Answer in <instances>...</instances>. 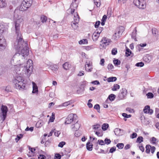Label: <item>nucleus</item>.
I'll return each mask as SVG.
<instances>
[{
	"label": "nucleus",
	"instance_id": "obj_1",
	"mask_svg": "<svg viewBox=\"0 0 159 159\" xmlns=\"http://www.w3.org/2000/svg\"><path fill=\"white\" fill-rule=\"evenodd\" d=\"M22 19L20 18L18 19L15 22V25L16 33L17 35V39L16 42L14 43L15 48L18 50V52L13 56L12 58V56H9L7 58L8 60H10L11 59L13 60L14 58L16 59L17 61H20L19 62L20 65L23 64V61H25V57L29 54V50L27 44L25 42L22 38V36L20 32V23L22 21Z\"/></svg>",
	"mask_w": 159,
	"mask_h": 159
},
{
	"label": "nucleus",
	"instance_id": "obj_2",
	"mask_svg": "<svg viewBox=\"0 0 159 159\" xmlns=\"http://www.w3.org/2000/svg\"><path fill=\"white\" fill-rule=\"evenodd\" d=\"M33 0H24L22 2L19 10H15L14 11V17L16 18L18 16V19H16V21L18 19L20 18L19 17V16L16 14L19 12L20 11H23L27 10V9L30 7L32 4ZM21 19H22L21 18Z\"/></svg>",
	"mask_w": 159,
	"mask_h": 159
},
{
	"label": "nucleus",
	"instance_id": "obj_3",
	"mask_svg": "<svg viewBox=\"0 0 159 159\" xmlns=\"http://www.w3.org/2000/svg\"><path fill=\"white\" fill-rule=\"evenodd\" d=\"M17 79L14 81L15 83L14 87L17 89L20 90L25 89V84L23 82L24 80L21 77H18Z\"/></svg>",
	"mask_w": 159,
	"mask_h": 159
},
{
	"label": "nucleus",
	"instance_id": "obj_4",
	"mask_svg": "<svg viewBox=\"0 0 159 159\" xmlns=\"http://www.w3.org/2000/svg\"><path fill=\"white\" fill-rule=\"evenodd\" d=\"M33 63L32 61L29 59L27 61L26 66H24L25 70L26 71L27 74H30L32 72Z\"/></svg>",
	"mask_w": 159,
	"mask_h": 159
},
{
	"label": "nucleus",
	"instance_id": "obj_5",
	"mask_svg": "<svg viewBox=\"0 0 159 159\" xmlns=\"http://www.w3.org/2000/svg\"><path fill=\"white\" fill-rule=\"evenodd\" d=\"M80 20V17L78 14L76 12L74 14V21L71 22V25L74 29H76L78 27V24Z\"/></svg>",
	"mask_w": 159,
	"mask_h": 159
},
{
	"label": "nucleus",
	"instance_id": "obj_6",
	"mask_svg": "<svg viewBox=\"0 0 159 159\" xmlns=\"http://www.w3.org/2000/svg\"><path fill=\"white\" fill-rule=\"evenodd\" d=\"M77 116L75 114H70L66 119L65 124H70L73 121L75 122L76 121V118Z\"/></svg>",
	"mask_w": 159,
	"mask_h": 159
},
{
	"label": "nucleus",
	"instance_id": "obj_7",
	"mask_svg": "<svg viewBox=\"0 0 159 159\" xmlns=\"http://www.w3.org/2000/svg\"><path fill=\"white\" fill-rule=\"evenodd\" d=\"M111 42V40L110 39L106 37H103L101 41V44H100V45L103 48H105L107 46L109 45Z\"/></svg>",
	"mask_w": 159,
	"mask_h": 159
},
{
	"label": "nucleus",
	"instance_id": "obj_8",
	"mask_svg": "<svg viewBox=\"0 0 159 159\" xmlns=\"http://www.w3.org/2000/svg\"><path fill=\"white\" fill-rule=\"evenodd\" d=\"M77 0H75L73 1L71 4L70 8L68 9L69 10L70 9H71V14H72L74 12L75 9H76L78 6V4L76 2Z\"/></svg>",
	"mask_w": 159,
	"mask_h": 159
},
{
	"label": "nucleus",
	"instance_id": "obj_9",
	"mask_svg": "<svg viewBox=\"0 0 159 159\" xmlns=\"http://www.w3.org/2000/svg\"><path fill=\"white\" fill-rule=\"evenodd\" d=\"M127 91L125 88H122L120 90L118 97L120 99H123L127 94Z\"/></svg>",
	"mask_w": 159,
	"mask_h": 159
},
{
	"label": "nucleus",
	"instance_id": "obj_10",
	"mask_svg": "<svg viewBox=\"0 0 159 159\" xmlns=\"http://www.w3.org/2000/svg\"><path fill=\"white\" fill-rule=\"evenodd\" d=\"M1 111L2 112L0 113V117L2 121H4L7 116L8 110H1Z\"/></svg>",
	"mask_w": 159,
	"mask_h": 159
},
{
	"label": "nucleus",
	"instance_id": "obj_11",
	"mask_svg": "<svg viewBox=\"0 0 159 159\" xmlns=\"http://www.w3.org/2000/svg\"><path fill=\"white\" fill-rule=\"evenodd\" d=\"M115 134L117 136H121L124 134L123 130L120 129L116 128L114 130Z\"/></svg>",
	"mask_w": 159,
	"mask_h": 159
},
{
	"label": "nucleus",
	"instance_id": "obj_12",
	"mask_svg": "<svg viewBox=\"0 0 159 159\" xmlns=\"http://www.w3.org/2000/svg\"><path fill=\"white\" fill-rule=\"evenodd\" d=\"M140 3L139 4V6L138 7L142 9L145 8L146 6V1L144 0H140Z\"/></svg>",
	"mask_w": 159,
	"mask_h": 159
},
{
	"label": "nucleus",
	"instance_id": "obj_13",
	"mask_svg": "<svg viewBox=\"0 0 159 159\" xmlns=\"http://www.w3.org/2000/svg\"><path fill=\"white\" fill-rule=\"evenodd\" d=\"M78 121H76L74 125H73L71 126V128L74 131H77L80 127V124L78 123Z\"/></svg>",
	"mask_w": 159,
	"mask_h": 159
},
{
	"label": "nucleus",
	"instance_id": "obj_14",
	"mask_svg": "<svg viewBox=\"0 0 159 159\" xmlns=\"http://www.w3.org/2000/svg\"><path fill=\"white\" fill-rule=\"evenodd\" d=\"M33 93H37L38 92V87L35 83L33 82Z\"/></svg>",
	"mask_w": 159,
	"mask_h": 159
},
{
	"label": "nucleus",
	"instance_id": "obj_15",
	"mask_svg": "<svg viewBox=\"0 0 159 159\" xmlns=\"http://www.w3.org/2000/svg\"><path fill=\"white\" fill-rule=\"evenodd\" d=\"M99 36V34L96 31L94 32L93 34L92 39L93 41H96L98 40Z\"/></svg>",
	"mask_w": 159,
	"mask_h": 159
},
{
	"label": "nucleus",
	"instance_id": "obj_16",
	"mask_svg": "<svg viewBox=\"0 0 159 159\" xmlns=\"http://www.w3.org/2000/svg\"><path fill=\"white\" fill-rule=\"evenodd\" d=\"M125 30V28L123 26H120L119 27V30L117 32H115V34H119L122 35L123 32H124Z\"/></svg>",
	"mask_w": 159,
	"mask_h": 159
},
{
	"label": "nucleus",
	"instance_id": "obj_17",
	"mask_svg": "<svg viewBox=\"0 0 159 159\" xmlns=\"http://www.w3.org/2000/svg\"><path fill=\"white\" fill-rule=\"evenodd\" d=\"M7 29L5 25L0 24V35L6 30Z\"/></svg>",
	"mask_w": 159,
	"mask_h": 159
},
{
	"label": "nucleus",
	"instance_id": "obj_18",
	"mask_svg": "<svg viewBox=\"0 0 159 159\" xmlns=\"http://www.w3.org/2000/svg\"><path fill=\"white\" fill-rule=\"evenodd\" d=\"M86 64L85 65V70L88 72H91L92 71L93 68L90 67V64H88L87 62H86Z\"/></svg>",
	"mask_w": 159,
	"mask_h": 159
},
{
	"label": "nucleus",
	"instance_id": "obj_19",
	"mask_svg": "<svg viewBox=\"0 0 159 159\" xmlns=\"http://www.w3.org/2000/svg\"><path fill=\"white\" fill-rule=\"evenodd\" d=\"M74 101L73 100H70L67 102H66L63 103L62 105H59V107L60 106H64V107H66L70 105L72 103L74 102Z\"/></svg>",
	"mask_w": 159,
	"mask_h": 159
},
{
	"label": "nucleus",
	"instance_id": "obj_20",
	"mask_svg": "<svg viewBox=\"0 0 159 159\" xmlns=\"http://www.w3.org/2000/svg\"><path fill=\"white\" fill-rule=\"evenodd\" d=\"M93 145L91 144L90 142H88L86 143V148L87 150L89 151H91L93 150Z\"/></svg>",
	"mask_w": 159,
	"mask_h": 159
},
{
	"label": "nucleus",
	"instance_id": "obj_21",
	"mask_svg": "<svg viewBox=\"0 0 159 159\" xmlns=\"http://www.w3.org/2000/svg\"><path fill=\"white\" fill-rule=\"evenodd\" d=\"M71 65L68 62H66L63 65V68L66 70L69 69Z\"/></svg>",
	"mask_w": 159,
	"mask_h": 159
},
{
	"label": "nucleus",
	"instance_id": "obj_22",
	"mask_svg": "<svg viewBox=\"0 0 159 159\" xmlns=\"http://www.w3.org/2000/svg\"><path fill=\"white\" fill-rule=\"evenodd\" d=\"M116 98V96L114 94H111L110 95L108 98L107 99V100L106 101H108V99L110 101H113Z\"/></svg>",
	"mask_w": 159,
	"mask_h": 159
},
{
	"label": "nucleus",
	"instance_id": "obj_23",
	"mask_svg": "<svg viewBox=\"0 0 159 159\" xmlns=\"http://www.w3.org/2000/svg\"><path fill=\"white\" fill-rule=\"evenodd\" d=\"M51 69L55 73L58 68V66L56 65H53L50 66Z\"/></svg>",
	"mask_w": 159,
	"mask_h": 159
},
{
	"label": "nucleus",
	"instance_id": "obj_24",
	"mask_svg": "<svg viewBox=\"0 0 159 159\" xmlns=\"http://www.w3.org/2000/svg\"><path fill=\"white\" fill-rule=\"evenodd\" d=\"M117 78L115 77H111L108 78L107 79V81L108 82H110L116 81Z\"/></svg>",
	"mask_w": 159,
	"mask_h": 159
},
{
	"label": "nucleus",
	"instance_id": "obj_25",
	"mask_svg": "<svg viewBox=\"0 0 159 159\" xmlns=\"http://www.w3.org/2000/svg\"><path fill=\"white\" fill-rule=\"evenodd\" d=\"M145 152L147 153L148 154L150 153V149L152 148V146L150 145H147L146 146Z\"/></svg>",
	"mask_w": 159,
	"mask_h": 159
},
{
	"label": "nucleus",
	"instance_id": "obj_26",
	"mask_svg": "<svg viewBox=\"0 0 159 159\" xmlns=\"http://www.w3.org/2000/svg\"><path fill=\"white\" fill-rule=\"evenodd\" d=\"M109 125L107 123L103 124L102 126V129L103 131H105L109 127Z\"/></svg>",
	"mask_w": 159,
	"mask_h": 159
},
{
	"label": "nucleus",
	"instance_id": "obj_27",
	"mask_svg": "<svg viewBox=\"0 0 159 159\" xmlns=\"http://www.w3.org/2000/svg\"><path fill=\"white\" fill-rule=\"evenodd\" d=\"M126 49L125 52V56L127 57H128L131 54H132V52L127 47L126 48Z\"/></svg>",
	"mask_w": 159,
	"mask_h": 159
},
{
	"label": "nucleus",
	"instance_id": "obj_28",
	"mask_svg": "<svg viewBox=\"0 0 159 159\" xmlns=\"http://www.w3.org/2000/svg\"><path fill=\"white\" fill-rule=\"evenodd\" d=\"M113 63L115 66H118L120 64V61L118 59L114 58L113 60Z\"/></svg>",
	"mask_w": 159,
	"mask_h": 159
},
{
	"label": "nucleus",
	"instance_id": "obj_29",
	"mask_svg": "<svg viewBox=\"0 0 159 159\" xmlns=\"http://www.w3.org/2000/svg\"><path fill=\"white\" fill-rule=\"evenodd\" d=\"M6 3L5 0H0V7L2 8L6 6Z\"/></svg>",
	"mask_w": 159,
	"mask_h": 159
},
{
	"label": "nucleus",
	"instance_id": "obj_30",
	"mask_svg": "<svg viewBox=\"0 0 159 159\" xmlns=\"http://www.w3.org/2000/svg\"><path fill=\"white\" fill-rule=\"evenodd\" d=\"M113 87L112 89V90L114 91L120 89V85L117 84H115L113 85Z\"/></svg>",
	"mask_w": 159,
	"mask_h": 159
},
{
	"label": "nucleus",
	"instance_id": "obj_31",
	"mask_svg": "<svg viewBox=\"0 0 159 159\" xmlns=\"http://www.w3.org/2000/svg\"><path fill=\"white\" fill-rule=\"evenodd\" d=\"M88 40L87 39H83L79 41V43L80 44H87L88 43Z\"/></svg>",
	"mask_w": 159,
	"mask_h": 159
},
{
	"label": "nucleus",
	"instance_id": "obj_32",
	"mask_svg": "<svg viewBox=\"0 0 159 159\" xmlns=\"http://www.w3.org/2000/svg\"><path fill=\"white\" fill-rule=\"evenodd\" d=\"M143 111L144 113L149 115L152 114L153 112V110H143Z\"/></svg>",
	"mask_w": 159,
	"mask_h": 159
},
{
	"label": "nucleus",
	"instance_id": "obj_33",
	"mask_svg": "<svg viewBox=\"0 0 159 159\" xmlns=\"http://www.w3.org/2000/svg\"><path fill=\"white\" fill-rule=\"evenodd\" d=\"M124 145V144L123 143H119L117 144L116 146L118 149H121L123 148Z\"/></svg>",
	"mask_w": 159,
	"mask_h": 159
},
{
	"label": "nucleus",
	"instance_id": "obj_34",
	"mask_svg": "<svg viewBox=\"0 0 159 159\" xmlns=\"http://www.w3.org/2000/svg\"><path fill=\"white\" fill-rule=\"evenodd\" d=\"M7 46L6 43H0V51L4 50L6 48Z\"/></svg>",
	"mask_w": 159,
	"mask_h": 159
},
{
	"label": "nucleus",
	"instance_id": "obj_35",
	"mask_svg": "<svg viewBox=\"0 0 159 159\" xmlns=\"http://www.w3.org/2000/svg\"><path fill=\"white\" fill-rule=\"evenodd\" d=\"M94 2L95 5L97 7H99L101 5V2L100 0H93Z\"/></svg>",
	"mask_w": 159,
	"mask_h": 159
},
{
	"label": "nucleus",
	"instance_id": "obj_36",
	"mask_svg": "<svg viewBox=\"0 0 159 159\" xmlns=\"http://www.w3.org/2000/svg\"><path fill=\"white\" fill-rule=\"evenodd\" d=\"M143 141V138L142 136H139L137 138L136 140V142L141 143Z\"/></svg>",
	"mask_w": 159,
	"mask_h": 159
},
{
	"label": "nucleus",
	"instance_id": "obj_37",
	"mask_svg": "<svg viewBox=\"0 0 159 159\" xmlns=\"http://www.w3.org/2000/svg\"><path fill=\"white\" fill-rule=\"evenodd\" d=\"M140 0H134L133 3L134 5L138 7L139 6V4L140 2Z\"/></svg>",
	"mask_w": 159,
	"mask_h": 159
},
{
	"label": "nucleus",
	"instance_id": "obj_38",
	"mask_svg": "<svg viewBox=\"0 0 159 159\" xmlns=\"http://www.w3.org/2000/svg\"><path fill=\"white\" fill-rule=\"evenodd\" d=\"M41 20L42 22L43 23H44V22H46L47 20V17L46 16L42 15L41 16Z\"/></svg>",
	"mask_w": 159,
	"mask_h": 159
},
{
	"label": "nucleus",
	"instance_id": "obj_39",
	"mask_svg": "<svg viewBox=\"0 0 159 159\" xmlns=\"http://www.w3.org/2000/svg\"><path fill=\"white\" fill-rule=\"evenodd\" d=\"M23 134H20L19 135H17L15 139V140L16 142H17L20 139L23 137Z\"/></svg>",
	"mask_w": 159,
	"mask_h": 159
},
{
	"label": "nucleus",
	"instance_id": "obj_40",
	"mask_svg": "<svg viewBox=\"0 0 159 159\" xmlns=\"http://www.w3.org/2000/svg\"><path fill=\"white\" fill-rule=\"evenodd\" d=\"M53 130V133H54V134L56 136L58 137L61 134V132L60 131L57 130L55 129H54Z\"/></svg>",
	"mask_w": 159,
	"mask_h": 159
},
{
	"label": "nucleus",
	"instance_id": "obj_41",
	"mask_svg": "<svg viewBox=\"0 0 159 159\" xmlns=\"http://www.w3.org/2000/svg\"><path fill=\"white\" fill-rule=\"evenodd\" d=\"M146 95L147 96V98H152L154 97L153 94L151 92L148 93Z\"/></svg>",
	"mask_w": 159,
	"mask_h": 159
},
{
	"label": "nucleus",
	"instance_id": "obj_42",
	"mask_svg": "<svg viewBox=\"0 0 159 159\" xmlns=\"http://www.w3.org/2000/svg\"><path fill=\"white\" fill-rule=\"evenodd\" d=\"M98 143L101 145H104L105 143L104 141H103L102 140L99 139L98 141Z\"/></svg>",
	"mask_w": 159,
	"mask_h": 159
},
{
	"label": "nucleus",
	"instance_id": "obj_43",
	"mask_svg": "<svg viewBox=\"0 0 159 159\" xmlns=\"http://www.w3.org/2000/svg\"><path fill=\"white\" fill-rule=\"evenodd\" d=\"M66 142L64 141H62L60 143H59L58 144V146L59 147H60L62 148L63 147V146L66 144Z\"/></svg>",
	"mask_w": 159,
	"mask_h": 159
},
{
	"label": "nucleus",
	"instance_id": "obj_44",
	"mask_svg": "<svg viewBox=\"0 0 159 159\" xmlns=\"http://www.w3.org/2000/svg\"><path fill=\"white\" fill-rule=\"evenodd\" d=\"M104 141L105 144L107 145L110 144L111 142L110 139H108L107 138H106Z\"/></svg>",
	"mask_w": 159,
	"mask_h": 159
},
{
	"label": "nucleus",
	"instance_id": "obj_45",
	"mask_svg": "<svg viewBox=\"0 0 159 159\" xmlns=\"http://www.w3.org/2000/svg\"><path fill=\"white\" fill-rule=\"evenodd\" d=\"M117 49L116 48H113L111 51V54L113 55H116L117 53Z\"/></svg>",
	"mask_w": 159,
	"mask_h": 159
},
{
	"label": "nucleus",
	"instance_id": "obj_46",
	"mask_svg": "<svg viewBox=\"0 0 159 159\" xmlns=\"http://www.w3.org/2000/svg\"><path fill=\"white\" fill-rule=\"evenodd\" d=\"M144 65V63L142 62H138L137 63L135 66L138 67H143Z\"/></svg>",
	"mask_w": 159,
	"mask_h": 159
},
{
	"label": "nucleus",
	"instance_id": "obj_47",
	"mask_svg": "<svg viewBox=\"0 0 159 159\" xmlns=\"http://www.w3.org/2000/svg\"><path fill=\"white\" fill-rule=\"evenodd\" d=\"M122 116L125 118H129L131 116V115H128L126 113H124L122 114Z\"/></svg>",
	"mask_w": 159,
	"mask_h": 159
},
{
	"label": "nucleus",
	"instance_id": "obj_48",
	"mask_svg": "<svg viewBox=\"0 0 159 159\" xmlns=\"http://www.w3.org/2000/svg\"><path fill=\"white\" fill-rule=\"evenodd\" d=\"M137 136V134L136 133L134 132L132 133V134H131L130 135V138L132 139H133L135 138H136Z\"/></svg>",
	"mask_w": 159,
	"mask_h": 159
},
{
	"label": "nucleus",
	"instance_id": "obj_49",
	"mask_svg": "<svg viewBox=\"0 0 159 159\" xmlns=\"http://www.w3.org/2000/svg\"><path fill=\"white\" fill-rule=\"evenodd\" d=\"M100 125L97 124L93 125V129H97L100 128Z\"/></svg>",
	"mask_w": 159,
	"mask_h": 159
},
{
	"label": "nucleus",
	"instance_id": "obj_50",
	"mask_svg": "<svg viewBox=\"0 0 159 159\" xmlns=\"http://www.w3.org/2000/svg\"><path fill=\"white\" fill-rule=\"evenodd\" d=\"M61 155L58 153L55 154L54 156L55 159H61Z\"/></svg>",
	"mask_w": 159,
	"mask_h": 159
},
{
	"label": "nucleus",
	"instance_id": "obj_51",
	"mask_svg": "<svg viewBox=\"0 0 159 159\" xmlns=\"http://www.w3.org/2000/svg\"><path fill=\"white\" fill-rule=\"evenodd\" d=\"M34 128L33 127H30L29 128L28 126L25 129V130L26 131H30L31 132H32L34 130Z\"/></svg>",
	"mask_w": 159,
	"mask_h": 159
},
{
	"label": "nucleus",
	"instance_id": "obj_52",
	"mask_svg": "<svg viewBox=\"0 0 159 159\" xmlns=\"http://www.w3.org/2000/svg\"><path fill=\"white\" fill-rule=\"evenodd\" d=\"M136 33L133 32L131 34V38L134 39L135 41H137L136 39Z\"/></svg>",
	"mask_w": 159,
	"mask_h": 159
},
{
	"label": "nucleus",
	"instance_id": "obj_53",
	"mask_svg": "<svg viewBox=\"0 0 159 159\" xmlns=\"http://www.w3.org/2000/svg\"><path fill=\"white\" fill-rule=\"evenodd\" d=\"M116 147H113L111 148L109 150V152L112 153L116 150Z\"/></svg>",
	"mask_w": 159,
	"mask_h": 159
},
{
	"label": "nucleus",
	"instance_id": "obj_54",
	"mask_svg": "<svg viewBox=\"0 0 159 159\" xmlns=\"http://www.w3.org/2000/svg\"><path fill=\"white\" fill-rule=\"evenodd\" d=\"M103 28L102 27H99L98 29H97L96 30V32L100 34L102 32V31L103 30Z\"/></svg>",
	"mask_w": 159,
	"mask_h": 159
},
{
	"label": "nucleus",
	"instance_id": "obj_55",
	"mask_svg": "<svg viewBox=\"0 0 159 159\" xmlns=\"http://www.w3.org/2000/svg\"><path fill=\"white\" fill-rule=\"evenodd\" d=\"M100 21H97L94 25L95 27L96 28H98L100 24Z\"/></svg>",
	"mask_w": 159,
	"mask_h": 159
},
{
	"label": "nucleus",
	"instance_id": "obj_56",
	"mask_svg": "<svg viewBox=\"0 0 159 159\" xmlns=\"http://www.w3.org/2000/svg\"><path fill=\"white\" fill-rule=\"evenodd\" d=\"M43 124L41 121H38L36 123V126L37 127H39L41 126Z\"/></svg>",
	"mask_w": 159,
	"mask_h": 159
},
{
	"label": "nucleus",
	"instance_id": "obj_57",
	"mask_svg": "<svg viewBox=\"0 0 159 159\" xmlns=\"http://www.w3.org/2000/svg\"><path fill=\"white\" fill-rule=\"evenodd\" d=\"M0 43H6V40L4 38H0Z\"/></svg>",
	"mask_w": 159,
	"mask_h": 159
},
{
	"label": "nucleus",
	"instance_id": "obj_58",
	"mask_svg": "<svg viewBox=\"0 0 159 159\" xmlns=\"http://www.w3.org/2000/svg\"><path fill=\"white\" fill-rule=\"evenodd\" d=\"M157 140V139L156 138L154 137H152L151 138V141L152 143L153 144H156V141Z\"/></svg>",
	"mask_w": 159,
	"mask_h": 159
},
{
	"label": "nucleus",
	"instance_id": "obj_59",
	"mask_svg": "<svg viewBox=\"0 0 159 159\" xmlns=\"http://www.w3.org/2000/svg\"><path fill=\"white\" fill-rule=\"evenodd\" d=\"M95 133V134H96L98 137H101L102 135V133L99 132L97 131H94Z\"/></svg>",
	"mask_w": 159,
	"mask_h": 159
},
{
	"label": "nucleus",
	"instance_id": "obj_60",
	"mask_svg": "<svg viewBox=\"0 0 159 159\" xmlns=\"http://www.w3.org/2000/svg\"><path fill=\"white\" fill-rule=\"evenodd\" d=\"M120 34H116V35L115 34L113 35V38H114L116 40L118 39L119 38H120Z\"/></svg>",
	"mask_w": 159,
	"mask_h": 159
},
{
	"label": "nucleus",
	"instance_id": "obj_61",
	"mask_svg": "<svg viewBox=\"0 0 159 159\" xmlns=\"http://www.w3.org/2000/svg\"><path fill=\"white\" fill-rule=\"evenodd\" d=\"M114 68L113 66L111 64H109L107 66V68L108 70H111Z\"/></svg>",
	"mask_w": 159,
	"mask_h": 159
},
{
	"label": "nucleus",
	"instance_id": "obj_62",
	"mask_svg": "<svg viewBox=\"0 0 159 159\" xmlns=\"http://www.w3.org/2000/svg\"><path fill=\"white\" fill-rule=\"evenodd\" d=\"M39 159H45V156L43 155H40L38 157Z\"/></svg>",
	"mask_w": 159,
	"mask_h": 159
},
{
	"label": "nucleus",
	"instance_id": "obj_63",
	"mask_svg": "<svg viewBox=\"0 0 159 159\" xmlns=\"http://www.w3.org/2000/svg\"><path fill=\"white\" fill-rule=\"evenodd\" d=\"M93 108L95 109H100V106L99 104H96L94 106Z\"/></svg>",
	"mask_w": 159,
	"mask_h": 159
},
{
	"label": "nucleus",
	"instance_id": "obj_64",
	"mask_svg": "<svg viewBox=\"0 0 159 159\" xmlns=\"http://www.w3.org/2000/svg\"><path fill=\"white\" fill-rule=\"evenodd\" d=\"M105 62L104 59L103 58L101 59L100 61V64L102 66L104 65V63Z\"/></svg>",
	"mask_w": 159,
	"mask_h": 159
}]
</instances>
